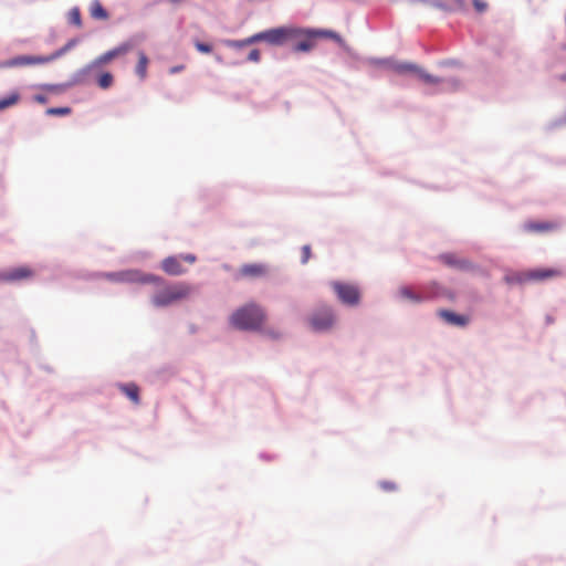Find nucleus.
Instances as JSON below:
<instances>
[{"mask_svg":"<svg viewBox=\"0 0 566 566\" xmlns=\"http://www.w3.org/2000/svg\"><path fill=\"white\" fill-rule=\"evenodd\" d=\"M266 315L262 307L251 303L238 308L230 317L232 326L243 331L260 328L265 322Z\"/></svg>","mask_w":566,"mask_h":566,"instance_id":"3","label":"nucleus"},{"mask_svg":"<svg viewBox=\"0 0 566 566\" xmlns=\"http://www.w3.org/2000/svg\"><path fill=\"white\" fill-rule=\"evenodd\" d=\"M431 6L443 11L462 10L465 7V0H450V3H443L439 0L431 1Z\"/></svg>","mask_w":566,"mask_h":566,"instance_id":"19","label":"nucleus"},{"mask_svg":"<svg viewBox=\"0 0 566 566\" xmlns=\"http://www.w3.org/2000/svg\"><path fill=\"white\" fill-rule=\"evenodd\" d=\"M305 31L296 27H279L269 29L251 35L242 41H231L229 44L233 48H242L255 42L264 41L271 45H283L293 40L303 36Z\"/></svg>","mask_w":566,"mask_h":566,"instance_id":"1","label":"nucleus"},{"mask_svg":"<svg viewBox=\"0 0 566 566\" xmlns=\"http://www.w3.org/2000/svg\"><path fill=\"white\" fill-rule=\"evenodd\" d=\"M133 49V44L129 42L122 43L120 45L105 52L104 54L99 55L93 63V65H101V64H107L112 60L125 55Z\"/></svg>","mask_w":566,"mask_h":566,"instance_id":"10","label":"nucleus"},{"mask_svg":"<svg viewBox=\"0 0 566 566\" xmlns=\"http://www.w3.org/2000/svg\"><path fill=\"white\" fill-rule=\"evenodd\" d=\"M31 275H32V271L29 268L22 266V268H18V269L10 271L7 274V279L11 280V281H15V280H22V279L30 277Z\"/></svg>","mask_w":566,"mask_h":566,"instance_id":"22","label":"nucleus"},{"mask_svg":"<svg viewBox=\"0 0 566 566\" xmlns=\"http://www.w3.org/2000/svg\"><path fill=\"white\" fill-rule=\"evenodd\" d=\"M303 31H305L303 36L292 41V42H295V44L293 45L294 52H308L314 48L313 39L315 36L313 34V30L312 29H303Z\"/></svg>","mask_w":566,"mask_h":566,"instance_id":"13","label":"nucleus"},{"mask_svg":"<svg viewBox=\"0 0 566 566\" xmlns=\"http://www.w3.org/2000/svg\"><path fill=\"white\" fill-rule=\"evenodd\" d=\"M70 113L71 108L69 107H54L48 109V114L50 115H69Z\"/></svg>","mask_w":566,"mask_h":566,"instance_id":"28","label":"nucleus"},{"mask_svg":"<svg viewBox=\"0 0 566 566\" xmlns=\"http://www.w3.org/2000/svg\"><path fill=\"white\" fill-rule=\"evenodd\" d=\"M248 61H251V62H259L260 61V51L258 49H253L249 55H248Z\"/></svg>","mask_w":566,"mask_h":566,"instance_id":"33","label":"nucleus"},{"mask_svg":"<svg viewBox=\"0 0 566 566\" xmlns=\"http://www.w3.org/2000/svg\"><path fill=\"white\" fill-rule=\"evenodd\" d=\"M197 258L195 254H181L179 256H168L163 260L161 269L169 275L177 276L186 273V268L182 265V261L193 264Z\"/></svg>","mask_w":566,"mask_h":566,"instance_id":"6","label":"nucleus"},{"mask_svg":"<svg viewBox=\"0 0 566 566\" xmlns=\"http://www.w3.org/2000/svg\"><path fill=\"white\" fill-rule=\"evenodd\" d=\"M118 389L126 395V397L134 402L135 405H139V387L135 382L128 384H119Z\"/></svg>","mask_w":566,"mask_h":566,"instance_id":"16","label":"nucleus"},{"mask_svg":"<svg viewBox=\"0 0 566 566\" xmlns=\"http://www.w3.org/2000/svg\"><path fill=\"white\" fill-rule=\"evenodd\" d=\"M398 294L401 298L412 302V303H420L427 298V296L422 295L421 293L415 292L409 286H401L398 290Z\"/></svg>","mask_w":566,"mask_h":566,"instance_id":"18","label":"nucleus"},{"mask_svg":"<svg viewBox=\"0 0 566 566\" xmlns=\"http://www.w3.org/2000/svg\"><path fill=\"white\" fill-rule=\"evenodd\" d=\"M195 46L201 53H210L212 51V46L207 43L196 42Z\"/></svg>","mask_w":566,"mask_h":566,"instance_id":"29","label":"nucleus"},{"mask_svg":"<svg viewBox=\"0 0 566 566\" xmlns=\"http://www.w3.org/2000/svg\"><path fill=\"white\" fill-rule=\"evenodd\" d=\"M90 14L95 20H107L108 13L103 8L102 3L98 0H93L90 4Z\"/></svg>","mask_w":566,"mask_h":566,"instance_id":"20","label":"nucleus"},{"mask_svg":"<svg viewBox=\"0 0 566 566\" xmlns=\"http://www.w3.org/2000/svg\"><path fill=\"white\" fill-rule=\"evenodd\" d=\"M35 101H38L40 103H44L46 99L44 96L38 95V96H35Z\"/></svg>","mask_w":566,"mask_h":566,"instance_id":"35","label":"nucleus"},{"mask_svg":"<svg viewBox=\"0 0 566 566\" xmlns=\"http://www.w3.org/2000/svg\"><path fill=\"white\" fill-rule=\"evenodd\" d=\"M266 273H268V268L265 264L251 263V264H243L238 271V276L239 277L256 279V277H262V276L266 275Z\"/></svg>","mask_w":566,"mask_h":566,"instance_id":"11","label":"nucleus"},{"mask_svg":"<svg viewBox=\"0 0 566 566\" xmlns=\"http://www.w3.org/2000/svg\"><path fill=\"white\" fill-rule=\"evenodd\" d=\"M313 34L315 38H328L339 40L338 34L331 30H313Z\"/></svg>","mask_w":566,"mask_h":566,"instance_id":"26","label":"nucleus"},{"mask_svg":"<svg viewBox=\"0 0 566 566\" xmlns=\"http://www.w3.org/2000/svg\"><path fill=\"white\" fill-rule=\"evenodd\" d=\"M20 99V95L17 92L11 93L9 96L0 98V111H3L10 106H13Z\"/></svg>","mask_w":566,"mask_h":566,"instance_id":"23","label":"nucleus"},{"mask_svg":"<svg viewBox=\"0 0 566 566\" xmlns=\"http://www.w3.org/2000/svg\"><path fill=\"white\" fill-rule=\"evenodd\" d=\"M558 80H559L560 82H566V72H565V73H563V74H560V75L558 76Z\"/></svg>","mask_w":566,"mask_h":566,"instance_id":"36","label":"nucleus"},{"mask_svg":"<svg viewBox=\"0 0 566 566\" xmlns=\"http://www.w3.org/2000/svg\"><path fill=\"white\" fill-rule=\"evenodd\" d=\"M310 324L314 331L322 332L331 328L334 324V315L331 308H323L312 315Z\"/></svg>","mask_w":566,"mask_h":566,"instance_id":"8","label":"nucleus"},{"mask_svg":"<svg viewBox=\"0 0 566 566\" xmlns=\"http://www.w3.org/2000/svg\"><path fill=\"white\" fill-rule=\"evenodd\" d=\"M70 21L74 23L77 27H81L82 20H81V12L77 8L73 9L70 12Z\"/></svg>","mask_w":566,"mask_h":566,"instance_id":"27","label":"nucleus"},{"mask_svg":"<svg viewBox=\"0 0 566 566\" xmlns=\"http://www.w3.org/2000/svg\"><path fill=\"white\" fill-rule=\"evenodd\" d=\"M562 275L563 272L558 269H534L521 273L520 282L546 281Z\"/></svg>","mask_w":566,"mask_h":566,"instance_id":"7","label":"nucleus"},{"mask_svg":"<svg viewBox=\"0 0 566 566\" xmlns=\"http://www.w3.org/2000/svg\"><path fill=\"white\" fill-rule=\"evenodd\" d=\"M473 6L478 12H484L488 9V3L483 0H473Z\"/></svg>","mask_w":566,"mask_h":566,"instance_id":"32","label":"nucleus"},{"mask_svg":"<svg viewBox=\"0 0 566 566\" xmlns=\"http://www.w3.org/2000/svg\"><path fill=\"white\" fill-rule=\"evenodd\" d=\"M384 65L399 74L408 72L416 73V71H418V65L413 63H398L392 61H385Z\"/></svg>","mask_w":566,"mask_h":566,"instance_id":"17","label":"nucleus"},{"mask_svg":"<svg viewBox=\"0 0 566 566\" xmlns=\"http://www.w3.org/2000/svg\"><path fill=\"white\" fill-rule=\"evenodd\" d=\"M184 69H185V66H184V65H177V66H172V67L169 70V72H170V74H176V73H178V72H181Z\"/></svg>","mask_w":566,"mask_h":566,"instance_id":"34","label":"nucleus"},{"mask_svg":"<svg viewBox=\"0 0 566 566\" xmlns=\"http://www.w3.org/2000/svg\"><path fill=\"white\" fill-rule=\"evenodd\" d=\"M74 45H75V40H71L64 46L56 50L54 53H52L50 55H46V56L20 55V56H15V57L7 61L3 65L7 67H14V66H25V65L50 63V62L61 57L69 50H71Z\"/></svg>","mask_w":566,"mask_h":566,"instance_id":"4","label":"nucleus"},{"mask_svg":"<svg viewBox=\"0 0 566 566\" xmlns=\"http://www.w3.org/2000/svg\"><path fill=\"white\" fill-rule=\"evenodd\" d=\"M105 279L116 283H135V282H146V276H143L140 272L136 270H125L119 272H111L105 273L103 275Z\"/></svg>","mask_w":566,"mask_h":566,"instance_id":"9","label":"nucleus"},{"mask_svg":"<svg viewBox=\"0 0 566 566\" xmlns=\"http://www.w3.org/2000/svg\"><path fill=\"white\" fill-rule=\"evenodd\" d=\"M439 316L443 318L448 324L455 326H465L469 323V317L465 315H459L448 310L439 311Z\"/></svg>","mask_w":566,"mask_h":566,"instance_id":"15","label":"nucleus"},{"mask_svg":"<svg viewBox=\"0 0 566 566\" xmlns=\"http://www.w3.org/2000/svg\"><path fill=\"white\" fill-rule=\"evenodd\" d=\"M558 228L557 222L553 221H543V222H535L530 221L524 224V230L527 232H536V233H544L554 231Z\"/></svg>","mask_w":566,"mask_h":566,"instance_id":"14","label":"nucleus"},{"mask_svg":"<svg viewBox=\"0 0 566 566\" xmlns=\"http://www.w3.org/2000/svg\"><path fill=\"white\" fill-rule=\"evenodd\" d=\"M149 60L145 52L139 51L138 52V62L135 69L136 74L140 80H145L147 76V67H148Z\"/></svg>","mask_w":566,"mask_h":566,"instance_id":"21","label":"nucleus"},{"mask_svg":"<svg viewBox=\"0 0 566 566\" xmlns=\"http://www.w3.org/2000/svg\"><path fill=\"white\" fill-rule=\"evenodd\" d=\"M98 86L103 90H106L113 84V75L108 72L103 73L97 80Z\"/></svg>","mask_w":566,"mask_h":566,"instance_id":"25","label":"nucleus"},{"mask_svg":"<svg viewBox=\"0 0 566 566\" xmlns=\"http://www.w3.org/2000/svg\"><path fill=\"white\" fill-rule=\"evenodd\" d=\"M380 488L387 492H392L397 490V485L391 481H382L380 482Z\"/></svg>","mask_w":566,"mask_h":566,"instance_id":"31","label":"nucleus"},{"mask_svg":"<svg viewBox=\"0 0 566 566\" xmlns=\"http://www.w3.org/2000/svg\"><path fill=\"white\" fill-rule=\"evenodd\" d=\"M312 255L311 247L304 245L302 248V263L305 264L308 262L310 258Z\"/></svg>","mask_w":566,"mask_h":566,"instance_id":"30","label":"nucleus"},{"mask_svg":"<svg viewBox=\"0 0 566 566\" xmlns=\"http://www.w3.org/2000/svg\"><path fill=\"white\" fill-rule=\"evenodd\" d=\"M424 83L428 84H438L440 83V80L438 77H434L433 75L424 72L421 67L418 66V71L416 73Z\"/></svg>","mask_w":566,"mask_h":566,"instance_id":"24","label":"nucleus"},{"mask_svg":"<svg viewBox=\"0 0 566 566\" xmlns=\"http://www.w3.org/2000/svg\"><path fill=\"white\" fill-rule=\"evenodd\" d=\"M439 260L443 264L459 270L467 271L473 269V264L469 260L461 259L454 253H443L439 256Z\"/></svg>","mask_w":566,"mask_h":566,"instance_id":"12","label":"nucleus"},{"mask_svg":"<svg viewBox=\"0 0 566 566\" xmlns=\"http://www.w3.org/2000/svg\"><path fill=\"white\" fill-rule=\"evenodd\" d=\"M146 282L158 284L159 289L151 297V303L156 307H166L176 302L188 297L191 293V287L186 283H176L168 285L159 276L147 275Z\"/></svg>","mask_w":566,"mask_h":566,"instance_id":"2","label":"nucleus"},{"mask_svg":"<svg viewBox=\"0 0 566 566\" xmlns=\"http://www.w3.org/2000/svg\"><path fill=\"white\" fill-rule=\"evenodd\" d=\"M332 287L338 300L348 306H356L360 301L359 289L355 284L344 282H333Z\"/></svg>","mask_w":566,"mask_h":566,"instance_id":"5","label":"nucleus"}]
</instances>
